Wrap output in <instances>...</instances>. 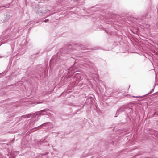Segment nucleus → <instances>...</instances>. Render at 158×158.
<instances>
[{"mask_svg":"<svg viewBox=\"0 0 158 158\" xmlns=\"http://www.w3.org/2000/svg\"><path fill=\"white\" fill-rule=\"evenodd\" d=\"M5 42H4V41H3V42H2V43H5Z\"/></svg>","mask_w":158,"mask_h":158,"instance_id":"obj_27","label":"nucleus"},{"mask_svg":"<svg viewBox=\"0 0 158 158\" xmlns=\"http://www.w3.org/2000/svg\"><path fill=\"white\" fill-rule=\"evenodd\" d=\"M48 21H49V19H45V20L43 21V22H48Z\"/></svg>","mask_w":158,"mask_h":158,"instance_id":"obj_14","label":"nucleus"},{"mask_svg":"<svg viewBox=\"0 0 158 158\" xmlns=\"http://www.w3.org/2000/svg\"><path fill=\"white\" fill-rule=\"evenodd\" d=\"M151 93H151V92L150 91L147 94L143 96H134V97H135V98H140V97H145V96H147V95Z\"/></svg>","mask_w":158,"mask_h":158,"instance_id":"obj_9","label":"nucleus"},{"mask_svg":"<svg viewBox=\"0 0 158 158\" xmlns=\"http://www.w3.org/2000/svg\"><path fill=\"white\" fill-rule=\"evenodd\" d=\"M19 152V151H18V152H17V153H18V152Z\"/></svg>","mask_w":158,"mask_h":158,"instance_id":"obj_31","label":"nucleus"},{"mask_svg":"<svg viewBox=\"0 0 158 158\" xmlns=\"http://www.w3.org/2000/svg\"><path fill=\"white\" fill-rule=\"evenodd\" d=\"M5 6H0V8L1 7H5Z\"/></svg>","mask_w":158,"mask_h":158,"instance_id":"obj_20","label":"nucleus"},{"mask_svg":"<svg viewBox=\"0 0 158 158\" xmlns=\"http://www.w3.org/2000/svg\"><path fill=\"white\" fill-rule=\"evenodd\" d=\"M6 16L7 17V20L9 19L10 18V15H7Z\"/></svg>","mask_w":158,"mask_h":158,"instance_id":"obj_15","label":"nucleus"},{"mask_svg":"<svg viewBox=\"0 0 158 158\" xmlns=\"http://www.w3.org/2000/svg\"><path fill=\"white\" fill-rule=\"evenodd\" d=\"M74 47L76 49L79 50V49H82L83 50H86V48L85 47H83L82 45L80 44H75L74 45Z\"/></svg>","mask_w":158,"mask_h":158,"instance_id":"obj_3","label":"nucleus"},{"mask_svg":"<svg viewBox=\"0 0 158 158\" xmlns=\"http://www.w3.org/2000/svg\"><path fill=\"white\" fill-rule=\"evenodd\" d=\"M73 73H71V74H73Z\"/></svg>","mask_w":158,"mask_h":158,"instance_id":"obj_29","label":"nucleus"},{"mask_svg":"<svg viewBox=\"0 0 158 158\" xmlns=\"http://www.w3.org/2000/svg\"><path fill=\"white\" fill-rule=\"evenodd\" d=\"M81 105H75L76 106H77V107H81V108H82L84 106V105H83V106H80Z\"/></svg>","mask_w":158,"mask_h":158,"instance_id":"obj_13","label":"nucleus"},{"mask_svg":"<svg viewBox=\"0 0 158 158\" xmlns=\"http://www.w3.org/2000/svg\"><path fill=\"white\" fill-rule=\"evenodd\" d=\"M93 99L91 97L89 96L86 99L85 104L86 105L91 104Z\"/></svg>","mask_w":158,"mask_h":158,"instance_id":"obj_4","label":"nucleus"},{"mask_svg":"<svg viewBox=\"0 0 158 158\" xmlns=\"http://www.w3.org/2000/svg\"><path fill=\"white\" fill-rule=\"evenodd\" d=\"M47 109H44L38 112H37L35 113H34V114H35V116L37 115H44V114H42V113L46 112V111L47 110Z\"/></svg>","mask_w":158,"mask_h":158,"instance_id":"obj_6","label":"nucleus"},{"mask_svg":"<svg viewBox=\"0 0 158 158\" xmlns=\"http://www.w3.org/2000/svg\"><path fill=\"white\" fill-rule=\"evenodd\" d=\"M48 11L50 12V10L48 9L43 10L41 8H39L38 11H37V13L38 14L40 15H45Z\"/></svg>","mask_w":158,"mask_h":158,"instance_id":"obj_1","label":"nucleus"},{"mask_svg":"<svg viewBox=\"0 0 158 158\" xmlns=\"http://www.w3.org/2000/svg\"><path fill=\"white\" fill-rule=\"evenodd\" d=\"M48 154V152H46L45 153H44V155H47Z\"/></svg>","mask_w":158,"mask_h":158,"instance_id":"obj_17","label":"nucleus"},{"mask_svg":"<svg viewBox=\"0 0 158 158\" xmlns=\"http://www.w3.org/2000/svg\"><path fill=\"white\" fill-rule=\"evenodd\" d=\"M63 48H61L60 49V52H58L57 53V57H58V56H60V55L61 51H63Z\"/></svg>","mask_w":158,"mask_h":158,"instance_id":"obj_10","label":"nucleus"},{"mask_svg":"<svg viewBox=\"0 0 158 158\" xmlns=\"http://www.w3.org/2000/svg\"><path fill=\"white\" fill-rule=\"evenodd\" d=\"M125 106H123L122 107H120L119 109H118L117 111V113H119V112L123 111V110L125 109Z\"/></svg>","mask_w":158,"mask_h":158,"instance_id":"obj_7","label":"nucleus"},{"mask_svg":"<svg viewBox=\"0 0 158 158\" xmlns=\"http://www.w3.org/2000/svg\"><path fill=\"white\" fill-rule=\"evenodd\" d=\"M42 102H39L38 103H37V104H39V103H41Z\"/></svg>","mask_w":158,"mask_h":158,"instance_id":"obj_25","label":"nucleus"},{"mask_svg":"<svg viewBox=\"0 0 158 158\" xmlns=\"http://www.w3.org/2000/svg\"><path fill=\"white\" fill-rule=\"evenodd\" d=\"M31 115L30 114H26L22 116L21 117L22 118H28L31 117Z\"/></svg>","mask_w":158,"mask_h":158,"instance_id":"obj_8","label":"nucleus"},{"mask_svg":"<svg viewBox=\"0 0 158 158\" xmlns=\"http://www.w3.org/2000/svg\"><path fill=\"white\" fill-rule=\"evenodd\" d=\"M105 31L107 33H108V31H107V30H105Z\"/></svg>","mask_w":158,"mask_h":158,"instance_id":"obj_19","label":"nucleus"},{"mask_svg":"<svg viewBox=\"0 0 158 158\" xmlns=\"http://www.w3.org/2000/svg\"><path fill=\"white\" fill-rule=\"evenodd\" d=\"M49 122L47 123H49Z\"/></svg>","mask_w":158,"mask_h":158,"instance_id":"obj_32","label":"nucleus"},{"mask_svg":"<svg viewBox=\"0 0 158 158\" xmlns=\"http://www.w3.org/2000/svg\"><path fill=\"white\" fill-rule=\"evenodd\" d=\"M154 90V88L152 89L151 91H150V92H151V93H152L153 92V91Z\"/></svg>","mask_w":158,"mask_h":158,"instance_id":"obj_16","label":"nucleus"},{"mask_svg":"<svg viewBox=\"0 0 158 158\" xmlns=\"http://www.w3.org/2000/svg\"><path fill=\"white\" fill-rule=\"evenodd\" d=\"M11 158H15V156H12Z\"/></svg>","mask_w":158,"mask_h":158,"instance_id":"obj_21","label":"nucleus"},{"mask_svg":"<svg viewBox=\"0 0 158 158\" xmlns=\"http://www.w3.org/2000/svg\"><path fill=\"white\" fill-rule=\"evenodd\" d=\"M69 70H70L71 69V68H70V69H69Z\"/></svg>","mask_w":158,"mask_h":158,"instance_id":"obj_33","label":"nucleus"},{"mask_svg":"<svg viewBox=\"0 0 158 158\" xmlns=\"http://www.w3.org/2000/svg\"><path fill=\"white\" fill-rule=\"evenodd\" d=\"M42 125H43V124H42V125H41L40 126H42ZM40 126H39L38 127H40Z\"/></svg>","mask_w":158,"mask_h":158,"instance_id":"obj_28","label":"nucleus"},{"mask_svg":"<svg viewBox=\"0 0 158 158\" xmlns=\"http://www.w3.org/2000/svg\"><path fill=\"white\" fill-rule=\"evenodd\" d=\"M158 95V92L154 93L153 94L150 95V97H152V96H155V95Z\"/></svg>","mask_w":158,"mask_h":158,"instance_id":"obj_11","label":"nucleus"},{"mask_svg":"<svg viewBox=\"0 0 158 158\" xmlns=\"http://www.w3.org/2000/svg\"><path fill=\"white\" fill-rule=\"evenodd\" d=\"M52 15V14H50L48 15V16H50L51 15Z\"/></svg>","mask_w":158,"mask_h":158,"instance_id":"obj_24","label":"nucleus"},{"mask_svg":"<svg viewBox=\"0 0 158 158\" xmlns=\"http://www.w3.org/2000/svg\"><path fill=\"white\" fill-rule=\"evenodd\" d=\"M44 153H43V154H42V155H43L44 156Z\"/></svg>","mask_w":158,"mask_h":158,"instance_id":"obj_26","label":"nucleus"},{"mask_svg":"<svg viewBox=\"0 0 158 158\" xmlns=\"http://www.w3.org/2000/svg\"><path fill=\"white\" fill-rule=\"evenodd\" d=\"M157 113V112H155L154 114H153V116H154Z\"/></svg>","mask_w":158,"mask_h":158,"instance_id":"obj_18","label":"nucleus"},{"mask_svg":"<svg viewBox=\"0 0 158 158\" xmlns=\"http://www.w3.org/2000/svg\"><path fill=\"white\" fill-rule=\"evenodd\" d=\"M113 142V141H110V142L109 143H112V142Z\"/></svg>","mask_w":158,"mask_h":158,"instance_id":"obj_23","label":"nucleus"},{"mask_svg":"<svg viewBox=\"0 0 158 158\" xmlns=\"http://www.w3.org/2000/svg\"><path fill=\"white\" fill-rule=\"evenodd\" d=\"M14 139L12 141H11V143H13V142H14Z\"/></svg>","mask_w":158,"mask_h":158,"instance_id":"obj_22","label":"nucleus"},{"mask_svg":"<svg viewBox=\"0 0 158 158\" xmlns=\"http://www.w3.org/2000/svg\"><path fill=\"white\" fill-rule=\"evenodd\" d=\"M56 60H55L54 59H52L50 61V66L51 68H52L53 66L56 64Z\"/></svg>","mask_w":158,"mask_h":158,"instance_id":"obj_5","label":"nucleus"},{"mask_svg":"<svg viewBox=\"0 0 158 158\" xmlns=\"http://www.w3.org/2000/svg\"><path fill=\"white\" fill-rule=\"evenodd\" d=\"M74 80L76 83H78L80 80L81 79V77L80 74L78 73H76L74 76Z\"/></svg>","mask_w":158,"mask_h":158,"instance_id":"obj_2","label":"nucleus"},{"mask_svg":"<svg viewBox=\"0 0 158 158\" xmlns=\"http://www.w3.org/2000/svg\"><path fill=\"white\" fill-rule=\"evenodd\" d=\"M101 48H100V47H95V48L93 49V50H98V49H101Z\"/></svg>","mask_w":158,"mask_h":158,"instance_id":"obj_12","label":"nucleus"},{"mask_svg":"<svg viewBox=\"0 0 158 158\" xmlns=\"http://www.w3.org/2000/svg\"><path fill=\"white\" fill-rule=\"evenodd\" d=\"M19 152V151H18V152H17V153H18V152Z\"/></svg>","mask_w":158,"mask_h":158,"instance_id":"obj_30","label":"nucleus"}]
</instances>
